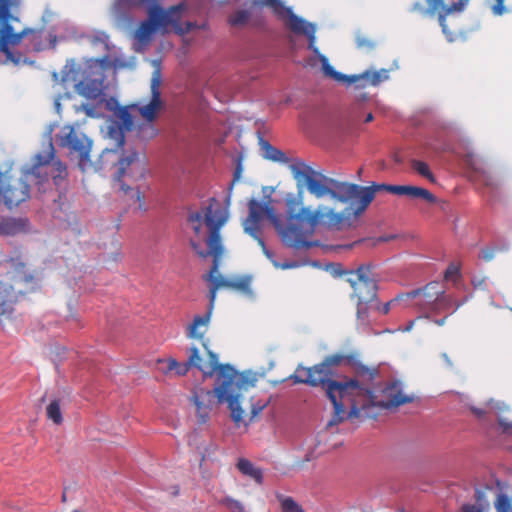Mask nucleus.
Returning a JSON list of instances; mask_svg holds the SVG:
<instances>
[{
	"label": "nucleus",
	"mask_w": 512,
	"mask_h": 512,
	"mask_svg": "<svg viewBox=\"0 0 512 512\" xmlns=\"http://www.w3.org/2000/svg\"><path fill=\"white\" fill-rule=\"evenodd\" d=\"M475 498H476V501L482 505L485 501V492L480 490V489H476L475 491Z\"/></svg>",
	"instance_id": "obj_46"
},
{
	"label": "nucleus",
	"mask_w": 512,
	"mask_h": 512,
	"mask_svg": "<svg viewBox=\"0 0 512 512\" xmlns=\"http://www.w3.org/2000/svg\"><path fill=\"white\" fill-rule=\"evenodd\" d=\"M445 321H446V317H444V318H442L440 320H436L435 322H436L437 325L441 326V325H443L445 323Z\"/></svg>",
	"instance_id": "obj_50"
},
{
	"label": "nucleus",
	"mask_w": 512,
	"mask_h": 512,
	"mask_svg": "<svg viewBox=\"0 0 512 512\" xmlns=\"http://www.w3.org/2000/svg\"><path fill=\"white\" fill-rule=\"evenodd\" d=\"M357 189L350 193V205L342 212H335L322 206L324 227L332 230H342L351 227L353 222L368 208L377 192L386 191L392 194L397 193L398 185L377 184L371 186H360L353 184Z\"/></svg>",
	"instance_id": "obj_9"
},
{
	"label": "nucleus",
	"mask_w": 512,
	"mask_h": 512,
	"mask_svg": "<svg viewBox=\"0 0 512 512\" xmlns=\"http://www.w3.org/2000/svg\"><path fill=\"white\" fill-rule=\"evenodd\" d=\"M226 202H227V205H229V202H230V195H228L227 199H226Z\"/></svg>",
	"instance_id": "obj_54"
},
{
	"label": "nucleus",
	"mask_w": 512,
	"mask_h": 512,
	"mask_svg": "<svg viewBox=\"0 0 512 512\" xmlns=\"http://www.w3.org/2000/svg\"><path fill=\"white\" fill-rule=\"evenodd\" d=\"M471 282H472V285L474 286V288L484 289L486 286V278L485 277H483V278L473 277Z\"/></svg>",
	"instance_id": "obj_42"
},
{
	"label": "nucleus",
	"mask_w": 512,
	"mask_h": 512,
	"mask_svg": "<svg viewBox=\"0 0 512 512\" xmlns=\"http://www.w3.org/2000/svg\"><path fill=\"white\" fill-rule=\"evenodd\" d=\"M406 298L416 300V305L423 311L437 312L448 308L450 298L445 295L438 282H430L422 289L414 290L406 294Z\"/></svg>",
	"instance_id": "obj_13"
},
{
	"label": "nucleus",
	"mask_w": 512,
	"mask_h": 512,
	"mask_svg": "<svg viewBox=\"0 0 512 512\" xmlns=\"http://www.w3.org/2000/svg\"><path fill=\"white\" fill-rule=\"evenodd\" d=\"M291 172L298 182L303 181L305 183L308 191L317 199L330 196L341 203H348L350 202L351 191L357 189L352 183L327 177L304 163L292 165Z\"/></svg>",
	"instance_id": "obj_10"
},
{
	"label": "nucleus",
	"mask_w": 512,
	"mask_h": 512,
	"mask_svg": "<svg viewBox=\"0 0 512 512\" xmlns=\"http://www.w3.org/2000/svg\"><path fill=\"white\" fill-rule=\"evenodd\" d=\"M267 405H268V400L258 401L256 404H252V406H251L252 416L253 417L257 416L259 413L262 412V410H264V408H266Z\"/></svg>",
	"instance_id": "obj_40"
},
{
	"label": "nucleus",
	"mask_w": 512,
	"mask_h": 512,
	"mask_svg": "<svg viewBox=\"0 0 512 512\" xmlns=\"http://www.w3.org/2000/svg\"><path fill=\"white\" fill-rule=\"evenodd\" d=\"M23 229L20 221L13 218H5L0 221V235L13 236Z\"/></svg>",
	"instance_id": "obj_26"
},
{
	"label": "nucleus",
	"mask_w": 512,
	"mask_h": 512,
	"mask_svg": "<svg viewBox=\"0 0 512 512\" xmlns=\"http://www.w3.org/2000/svg\"><path fill=\"white\" fill-rule=\"evenodd\" d=\"M466 163L475 171H479L482 178H483V181H484V184L486 186H490V187H493V188H496L498 185L497 183L494 182L492 176H490L487 172H485L484 170L480 171L477 167H476V164L474 162V156L469 154L467 155V158H466Z\"/></svg>",
	"instance_id": "obj_32"
},
{
	"label": "nucleus",
	"mask_w": 512,
	"mask_h": 512,
	"mask_svg": "<svg viewBox=\"0 0 512 512\" xmlns=\"http://www.w3.org/2000/svg\"><path fill=\"white\" fill-rule=\"evenodd\" d=\"M203 346L208 352L209 359L207 362L202 361L199 350L195 346L189 348V355L186 362L189 364L190 368L195 367L201 371L204 377H212L215 373H217V376H219L221 366L223 364H219L217 354L208 350L207 345L204 342Z\"/></svg>",
	"instance_id": "obj_17"
},
{
	"label": "nucleus",
	"mask_w": 512,
	"mask_h": 512,
	"mask_svg": "<svg viewBox=\"0 0 512 512\" xmlns=\"http://www.w3.org/2000/svg\"><path fill=\"white\" fill-rule=\"evenodd\" d=\"M472 413L479 419H482L485 417V415L488 413V411L484 408H478V407H471Z\"/></svg>",
	"instance_id": "obj_43"
},
{
	"label": "nucleus",
	"mask_w": 512,
	"mask_h": 512,
	"mask_svg": "<svg viewBox=\"0 0 512 512\" xmlns=\"http://www.w3.org/2000/svg\"><path fill=\"white\" fill-rule=\"evenodd\" d=\"M101 84V81L87 77L75 85V90L79 95L95 100L101 95Z\"/></svg>",
	"instance_id": "obj_21"
},
{
	"label": "nucleus",
	"mask_w": 512,
	"mask_h": 512,
	"mask_svg": "<svg viewBox=\"0 0 512 512\" xmlns=\"http://www.w3.org/2000/svg\"><path fill=\"white\" fill-rule=\"evenodd\" d=\"M47 418L53 421L54 424L60 425L63 422V417L60 409L59 400H53L46 408Z\"/></svg>",
	"instance_id": "obj_29"
},
{
	"label": "nucleus",
	"mask_w": 512,
	"mask_h": 512,
	"mask_svg": "<svg viewBox=\"0 0 512 512\" xmlns=\"http://www.w3.org/2000/svg\"><path fill=\"white\" fill-rule=\"evenodd\" d=\"M356 45L360 49L371 50L375 47V42L364 35H357Z\"/></svg>",
	"instance_id": "obj_36"
},
{
	"label": "nucleus",
	"mask_w": 512,
	"mask_h": 512,
	"mask_svg": "<svg viewBox=\"0 0 512 512\" xmlns=\"http://www.w3.org/2000/svg\"><path fill=\"white\" fill-rule=\"evenodd\" d=\"M285 204L286 221L284 222L269 203H262L254 198L248 202L249 213L243 222L244 231L257 241L268 258H271L272 254L261 237L260 229V222L265 217L274 226L282 242L287 247L296 250L308 249L316 245L309 238L314 234L318 225L324 226L322 206L315 211L304 207L302 190H299L297 195L288 194Z\"/></svg>",
	"instance_id": "obj_2"
},
{
	"label": "nucleus",
	"mask_w": 512,
	"mask_h": 512,
	"mask_svg": "<svg viewBox=\"0 0 512 512\" xmlns=\"http://www.w3.org/2000/svg\"><path fill=\"white\" fill-rule=\"evenodd\" d=\"M117 116L122 126H110L109 138L114 141L113 147L105 148L100 154L99 168L115 167L114 179L120 184V189L128 194L132 193L131 198L138 203V210L146 211L144 195L138 190L128 186L123 178H143L144 167L140 159V154L136 148L128 144L125 140L124 129L132 130L134 120L126 107L119 109Z\"/></svg>",
	"instance_id": "obj_3"
},
{
	"label": "nucleus",
	"mask_w": 512,
	"mask_h": 512,
	"mask_svg": "<svg viewBox=\"0 0 512 512\" xmlns=\"http://www.w3.org/2000/svg\"><path fill=\"white\" fill-rule=\"evenodd\" d=\"M5 267L0 280V323L11 319L19 296L32 291L36 284L35 275L19 258L7 260Z\"/></svg>",
	"instance_id": "obj_8"
},
{
	"label": "nucleus",
	"mask_w": 512,
	"mask_h": 512,
	"mask_svg": "<svg viewBox=\"0 0 512 512\" xmlns=\"http://www.w3.org/2000/svg\"><path fill=\"white\" fill-rule=\"evenodd\" d=\"M13 0H0V51L10 57V46L17 45L26 31L15 32L11 24L12 21L17 20L12 13L11 7Z\"/></svg>",
	"instance_id": "obj_14"
},
{
	"label": "nucleus",
	"mask_w": 512,
	"mask_h": 512,
	"mask_svg": "<svg viewBox=\"0 0 512 512\" xmlns=\"http://www.w3.org/2000/svg\"><path fill=\"white\" fill-rule=\"evenodd\" d=\"M495 249L486 248L481 251V258L485 261H491L495 256Z\"/></svg>",
	"instance_id": "obj_41"
},
{
	"label": "nucleus",
	"mask_w": 512,
	"mask_h": 512,
	"mask_svg": "<svg viewBox=\"0 0 512 512\" xmlns=\"http://www.w3.org/2000/svg\"><path fill=\"white\" fill-rule=\"evenodd\" d=\"M79 110H82L86 113V115L93 117L95 114L94 107L88 104H82Z\"/></svg>",
	"instance_id": "obj_45"
},
{
	"label": "nucleus",
	"mask_w": 512,
	"mask_h": 512,
	"mask_svg": "<svg viewBox=\"0 0 512 512\" xmlns=\"http://www.w3.org/2000/svg\"><path fill=\"white\" fill-rule=\"evenodd\" d=\"M260 145L264 158L278 162L286 159L285 154L281 150L273 147L268 141L261 138Z\"/></svg>",
	"instance_id": "obj_27"
},
{
	"label": "nucleus",
	"mask_w": 512,
	"mask_h": 512,
	"mask_svg": "<svg viewBox=\"0 0 512 512\" xmlns=\"http://www.w3.org/2000/svg\"><path fill=\"white\" fill-rule=\"evenodd\" d=\"M160 85L161 71L159 68H157L153 71L151 78V100L148 104L138 108V112L144 119V121L153 122L157 118L158 113L161 110L162 100Z\"/></svg>",
	"instance_id": "obj_16"
},
{
	"label": "nucleus",
	"mask_w": 512,
	"mask_h": 512,
	"mask_svg": "<svg viewBox=\"0 0 512 512\" xmlns=\"http://www.w3.org/2000/svg\"><path fill=\"white\" fill-rule=\"evenodd\" d=\"M460 276V265L457 263H450L445 270L444 277L446 280H453Z\"/></svg>",
	"instance_id": "obj_35"
},
{
	"label": "nucleus",
	"mask_w": 512,
	"mask_h": 512,
	"mask_svg": "<svg viewBox=\"0 0 512 512\" xmlns=\"http://www.w3.org/2000/svg\"><path fill=\"white\" fill-rule=\"evenodd\" d=\"M377 366H367L354 356L332 354L311 367L299 365L290 379L295 384L321 387L333 405V415L327 427L345 420L375 419L381 410H390L412 403L414 395L403 393L402 383L392 381L379 388Z\"/></svg>",
	"instance_id": "obj_1"
},
{
	"label": "nucleus",
	"mask_w": 512,
	"mask_h": 512,
	"mask_svg": "<svg viewBox=\"0 0 512 512\" xmlns=\"http://www.w3.org/2000/svg\"><path fill=\"white\" fill-rule=\"evenodd\" d=\"M178 492H179V490H178V488L176 487V488H175V491L173 492V495H177V494H178Z\"/></svg>",
	"instance_id": "obj_53"
},
{
	"label": "nucleus",
	"mask_w": 512,
	"mask_h": 512,
	"mask_svg": "<svg viewBox=\"0 0 512 512\" xmlns=\"http://www.w3.org/2000/svg\"><path fill=\"white\" fill-rule=\"evenodd\" d=\"M348 282L353 288V296L358 301L371 302L376 298L377 284L370 265H361L355 271H351Z\"/></svg>",
	"instance_id": "obj_15"
},
{
	"label": "nucleus",
	"mask_w": 512,
	"mask_h": 512,
	"mask_svg": "<svg viewBox=\"0 0 512 512\" xmlns=\"http://www.w3.org/2000/svg\"><path fill=\"white\" fill-rule=\"evenodd\" d=\"M58 145L66 148L70 155H75L78 158V165L82 171L93 167L95 171L102 170L100 166V158L96 163L90 160V151L92 141L81 131L75 129L71 125L62 127L59 134L56 136Z\"/></svg>",
	"instance_id": "obj_11"
},
{
	"label": "nucleus",
	"mask_w": 512,
	"mask_h": 512,
	"mask_svg": "<svg viewBox=\"0 0 512 512\" xmlns=\"http://www.w3.org/2000/svg\"><path fill=\"white\" fill-rule=\"evenodd\" d=\"M471 0H454L451 4H445L444 0H427L428 7L422 4H414L412 11L419 13L423 17H433L438 13V22L449 41H453L455 33L448 29L447 17L453 13H461L468 6Z\"/></svg>",
	"instance_id": "obj_12"
},
{
	"label": "nucleus",
	"mask_w": 512,
	"mask_h": 512,
	"mask_svg": "<svg viewBox=\"0 0 512 512\" xmlns=\"http://www.w3.org/2000/svg\"><path fill=\"white\" fill-rule=\"evenodd\" d=\"M369 302H361L357 303V317L358 319L365 320L367 318V304Z\"/></svg>",
	"instance_id": "obj_39"
},
{
	"label": "nucleus",
	"mask_w": 512,
	"mask_h": 512,
	"mask_svg": "<svg viewBox=\"0 0 512 512\" xmlns=\"http://www.w3.org/2000/svg\"><path fill=\"white\" fill-rule=\"evenodd\" d=\"M258 7H269L273 13L281 20H287L289 29L299 35H305L308 38V49L319 56L323 72L326 76L337 82H344L347 85L354 84L356 88H366L368 86H377L389 78V70L380 69L377 71L366 70L361 74L344 75L337 72L330 64L326 56L320 54L316 47V26L307 22L303 18L295 15L291 8L285 7L281 0H252Z\"/></svg>",
	"instance_id": "obj_6"
},
{
	"label": "nucleus",
	"mask_w": 512,
	"mask_h": 512,
	"mask_svg": "<svg viewBox=\"0 0 512 512\" xmlns=\"http://www.w3.org/2000/svg\"><path fill=\"white\" fill-rule=\"evenodd\" d=\"M504 1L505 0H494V3L491 5V10L494 15L501 16L506 12Z\"/></svg>",
	"instance_id": "obj_38"
},
{
	"label": "nucleus",
	"mask_w": 512,
	"mask_h": 512,
	"mask_svg": "<svg viewBox=\"0 0 512 512\" xmlns=\"http://www.w3.org/2000/svg\"><path fill=\"white\" fill-rule=\"evenodd\" d=\"M240 174H241V168L239 167V168L236 169V171L234 173V179L232 181L231 186H233V184L239 179ZM230 189H232V187H230Z\"/></svg>",
	"instance_id": "obj_47"
},
{
	"label": "nucleus",
	"mask_w": 512,
	"mask_h": 512,
	"mask_svg": "<svg viewBox=\"0 0 512 512\" xmlns=\"http://www.w3.org/2000/svg\"><path fill=\"white\" fill-rule=\"evenodd\" d=\"M217 279L219 280L222 288H227L241 292L246 295H251V282L252 277L249 275L237 276L234 278H224L222 275L217 273Z\"/></svg>",
	"instance_id": "obj_19"
},
{
	"label": "nucleus",
	"mask_w": 512,
	"mask_h": 512,
	"mask_svg": "<svg viewBox=\"0 0 512 512\" xmlns=\"http://www.w3.org/2000/svg\"><path fill=\"white\" fill-rule=\"evenodd\" d=\"M396 195H405L412 199L420 198L428 203L436 202V197L429 190L416 186L398 185Z\"/></svg>",
	"instance_id": "obj_22"
},
{
	"label": "nucleus",
	"mask_w": 512,
	"mask_h": 512,
	"mask_svg": "<svg viewBox=\"0 0 512 512\" xmlns=\"http://www.w3.org/2000/svg\"><path fill=\"white\" fill-rule=\"evenodd\" d=\"M277 500L280 503L281 512H305L302 506L290 496L278 494Z\"/></svg>",
	"instance_id": "obj_28"
},
{
	"label": "nucleus",
	"mask_w": 512,
	"mask_h": 512,
	"mask_svg": "<svg viewBox=\"0 0 512 512\" xmlns=\"http://www.w3.org/2000/svg\"><path fill=\"white\" fill-rule=\"evenodd\" d=\"M373 119H374L373 114H372V113H369V114H367V116L365 117V120H364V121H365L366 123H369V122H371Z\"/></svg>",
	"instance_id": "obj_49"
},
{
	"label": "nucleus",
	"mask_w": 512,
	"mask_h": 512,
	"mask_svg": "<svg viewBox=\"0 0 512 512\" xmlns=\"http://www.w3.org/2000/svg\"><path fill=\"white\" fill-rule=\"evenodd\" d=\"M72 512H81V511H79V510H73Z\"/></svg>",
	"instance_id": "obj_55"
},
{
	"label": "nucleus",
	"mask_w": 512,
	"mask_h": 512,
	"mask_svg": "<svg viewBox=\"0 0 512 512\" xmlns=\"http://www.w3.org/2000/svg\"><path fill=\"white\" fill-rule=\"evenodd\" d=\"M228 218V208L221 207L220 203L215 198H211L209 205L202 211L192 212L188 216V222L191 224L196 236H201L203 223L206 225L209 232L206 239L207 250L202 248L200 242L193 239L190 240L192 249L200 258H207L209 256L213 258L211 269L205 277V279L211 283L208 295L209 306L206 312L209 315H212L217 291L222 288L217 279L220 260L224 253L220 231L228 221Z\"/></svg>",
	"instance_id": "obj_4"
},
{
	"label": "nucleus",
	"mask_w": 512,
	"mask_h": 512,
	"mask_svg": "<svg viewBox=\"0 0 512 512\" xmlns=\"http://www.w3.org/2000/svg\"><path fill=\"white\" fill-rule=\"evenodd\" d=\"M218 504L226 507L230 512H246L243 503L230 496L219 499Z\"/></svg>",
	"instance_id": "obj_30"
},
{
	"label": "nucleus",
	"mask_w": 512,
	"mask_h": 512,
	"mask_svg": "<svg viewBox=\"0 0 512 512\" xmlns=\"http://www.w3.org/2000/svg\"><path fill=\"white\" fill-rule=\"evenodd\" d=\"M249 17L250 13L248 11L239 10L229 17L228 22L232 26H240L245 24L248 21Z\"/></svg>",
	"instance_id": "obj_33"
},
{
	"label": "nucleus",
	"mask_w": 512,
	"mask_h": 512,
	"mask_svg": "<svg viewBox=\"0 0 512 512\" xmlns=\"http://www.w3.org/2000/svg\"><path fill=\"white\" fill-rule=\"evenodd\" d=\"M210 319L211 315L207 313L195 316L192 323L187 327V337L203 342L204 336L208 331Z\"/></svg>",
	"instance_id": "obj_20"
},
{
	"label": "nucleus",
	"mask_w": 512,
	"mask_h": 512,
	"mask_svg": "<svg viewBox=\"0 0 512 512\" xmlns=\"http://www.w3.org/2000/svg\"><path fill=\"white\" fill-rule=\"evenodd\" d=\"M500 425L503 427L504 431L508 430V426L503 422V420H500Z\"/></svg>",
	"instance_id": "obj_51"
},
{
	"label": "nucleus",
	"mask_w": 512,
	"mask_h": 512,
	"mask_svg": "<svg viewBox=\"0 0 512 512\" xmlns=\"http://www.w3.org/2000/svg\"><path fill=\"white\" fill-rule=\"evenodd\" d=\"M411 166L419 175L428 179L430 182L434 183L436 181L433 173L429 169V166L425 162L420 160H412Z\"/></svg>",
	"instance_id": "obj_31"
},
{
	"label": "nucleus",
	"mask_w": 512,
	"mask_h": 512,
	"mask_svg": "<svg viewBox=\"0 0 512 512\" xmlns=\"http://www.w3.org/2000/svg\"><path fill=\"white\" fill-rule=\"evenodd\" d=\"M462 512H483V509L476 505H464L462 507Z\"/></svg>",
	"instance_id": "obj_44"
},
{
	"label": "nucleus",
	"mask_w": 512,
	"mask_h": 512,
	"mask_svg": "<svg viewBox=\"0 0 512 512\" xmlns=\"http://www.w3.org/2000/svg\"><path fill=\"white\" fill-rule=\"evenodd\" d=\"M120 1L131 6L151 4L148 9V20L141 22L134 33L135 39H137L142 44H146L151 39L152 34L156 30L166 32L171 27L176 34L185 35L195 29L206 28V23L199 25L197 22L193 21H185L183 23L181 22L182 17L187 11V4L184 2L164 10L158 4H156L157 0Z\"/></svg>",
	"instance_id": "obj_7"
},
{
	"label": "nucleus",
	"mask_w": 512,
	"mask_h": 512,
	"mask_svg": "<svg viewBox=\"0 0 512 512\" xmlns=\"http://www.w3.org/2000/svg\"><path fill=\"white\" fill-rule=\"evenodd\" d=\"M158 129L153 122L143 121L137 125L136 136L142 141H148L156 137Z\"/></svg>",
	"instance_id": "obj_25"
},
{
	"label": "nucleus",
	"mask_w": 512,
	"mask_h": 512,
	"mask_svg": "<svg viewBox=\"0 0 512 512\" xmlns=\"http://www.w3.org/2000/svg\"><path fill=\"white\" fill-rule=\"evenodd\" d=\"M255 376L250 373H238L231 365H222L217 385L212 390L199 388L195 390L192 401L196 406L198 421L204 424L208 421L210 412L216 403H227L231 418L236 425L242 422L244 410L241 399L244 392L254 387Z\"/></svg>",
	"instance_id": "obj_5"
},
{
	"label": "nucleus",
	"mask_w": 512,
	"mask_h": 512,
	"mask_svg": "<svg viewBox=\"0 0 512 512\" xmlns=\"http://www.w3.org/2000/svg\"><path fill=\"white\" fill-rule=\"evenodd\" d=\"M55 155L43 168L40 169V176L36 178L37 185H43L48 182V175L50 174L53 178V182L56 186H60L67 177V167L60 160H54Z\"/></svg>",
	"instance_id": "obj_18"
},
{
	"label": "nucleus",
	"mask_w": 512,
	"mask_h": 512,
	"mask_svg": "<svg viewBox=\"0 0 512 512\" xmlns=\"http://www.w3.org/2000/svg\"><path fill=\"white\" fill-rule=\"evenodd\" d=\"M413 324H414V321L410 322V323H409V325L406 327V329H405V330H406V331L411 330V328H412Z\"/></svg>",
	"instance_id": "obj_52"
},
{
	"label": "nucleus",
	"mask_w": 512,
	"mask_h": 512,
	"mask_svg": "<svg viewBox=\"0 0 512 512\" xmlns=\"http://www.w3.org/2000/svg\"><path fill=\"white\" fill-rule=\"evenodd\" d=\"M241 474L253 479L258 485L263 484L264 476L261 468L256 467L250 460L240 458L236 464Z\"/></svg>",
	"instance_id": "obj_23"
},
{
	"label": "nucleus",
	"mask_w": 512,
	"mask_h": 512,
	"mask_svg": "<svg viewBox=\"0 0 512 512\" xmlns=\"http://www.w3.org/2000/svg\"><path fill=\"white\" fill-rule=\"evenodd\" d=\"M406 298V295H398L396 296L394 299L388 301L387 303H385L381 308H380V311L383 313V314H387L389 313L390 309L392 306H396L400 303V301L404 300Z\"/></svg>",
	"instance_id": "obj_37"
},
{
	"label": "nucleus",
	"mask_w": 512,
	"mask_h": 512,
	"mask_svg": "<svg viewBox=\"0 0 512 512\" xmlns=\"http://www.w3.org/2000/svg\"><path fill=\"white\" fill-rule=\"evenodd\" d=\"M442 358L447 363V365L452 366V362H451L450 358L448 357L447 353H443Z\"/></svg>",
	"instance_id": "obj_48"
},
{
	"label": "nucleus",
	"mask_w": 512,
	"mask_h": 512,
	"mask_svg": "<svg viewBox=\"0 0 512 512\" xmlns=\"http://www.w3.org/2000/svg\"><path fill=\"white\" fill-rule=\"evenodd\" d=\"M497 512H512V505L509 497L505 494H498L495 501Z\"/></svg>",
	"instance_id": "obj_34"
},
{
	"label": "nucleus",
	"mask_w": 512,
	"mask_h": 512,
	"mask_svg": "<svg viewBox=\"0 0 512 512\" xmlns=\"http://www.w3.org/2000/svg\"><path fill=\"white\" fill-rule=\"evenodd\" d=\"M159 364L165 365V366L161 367V369L163 370L164 373L175 371V373L178 376L186 375L190 369V366L187 362L179 363L178 361H176L173 358H170L168 360H159Z\"/></svg>",
	"instance_id": "obj_24"
}]
</instances>
